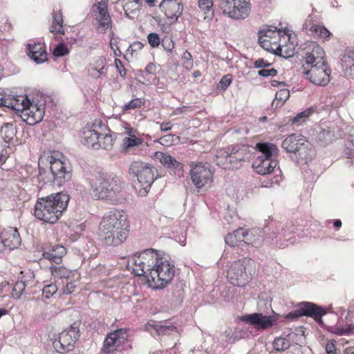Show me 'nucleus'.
Instances as JSON below:
<instances>
[{
  "mask_svg": "<svg viewBox=\"0 0 354 354\" xmlns=\"http://www.w3.org/2000/svg\"><path fill=\"white\" fill-rule=\"evenodd\" d=\"M254 65L256 68L264 69L263 68L270 66L271 64L267 60L261 58L256 60L254 63Z\"/></svg>",
  "mask_w": 354,
  "mask_h": 354,
  "instance_id": "nucleus-56",
  "label": "nucleus"
},
{
  "mask_svg": "<svg viewBox=\"0 0 354 354\" xmlns=\"http://www.w3.org/2000/svg\"><path fill=\"white\" fill-rule=\"evenodd\" d=\"M99 149L102 148L106 150L111 149L113 145V139L109 134L101 135L100 134Z\"/></svg>",
  "mask_w": 354,
  "mask_h": 354,
  "instance_id": "nucleus-38",
  "label": "nucleus"
},
{
  "mask_svg": "<svg viewBox=\"0 0 354 354\" xmlns=\"http://www.w3.org/2000/svg\"><path fill=\"white\" fill-rule=\"evenodd\" d=\"M28 55L37 64L47 61L48 53L44 44L41 43L28 44L27 46Z\"/></svg>",
  "mask_w": 354,
  "mask_h": 354,
  "instance_id": "nucleus-25",
  "label": "nucleus"
},
{
  "mask_svg": "<svg viewBox=\"0 0 354 354\" xmlns=\"http://www.w3.org/2000/svg\"><path fill=\"white\" fill-rule=\"evenodd\" d=\"M69 200V195L64 192L39 198L35 205V216L44 222L55 223L66 209Z\"/></svg>",
  "mask_w": 354,
  "mask_h": 354,
  "instance_id": "nucleus-1",
  "label": "nucleus"
},
{
  "mask_svg": "<svg viewBox=\"0 0 354 354\" xmlns=\"http://www.w3.org/2000/svg\"><path fill=\"white\" fill-rule=\"evenodd\" d=\"M142 105V101L139 98L131 100L128 104L123 106L124 110H129L140 107Z\"/></svg>",
  "mask_w": 354,
  "mask_h": 354,
  "instance_id": "nucleus-54",
  "label": "nucleus"
},
{
  "mask_svg": "<svg viewBox=\"0 0 354 354\" xmlns=\"http://www.w3.org/2000/svg\"><path fill=\"white\" fill-rule=\"evenodd\" d=\"M81 325L82 322L77 320L59 334L58 339L53 342V347L58 353H65L74 348L80 337Z\"/></svg>",
  "mask_w": 354,
  "mask_h": 354,
  "instance_id": "nucleus-8",
  "label": "nucleus"
},
{
  "mask_svg": "<svg viewBox=\"0 0 354 354\" xmlns=\"http://www.w3.org/2000/svg\"><path fill=\"white\" fill-rule=\"evenodd\" d=\"M333 333L338 335H350L354 334V324H349L346 328L344 327H335Z\"/></svg>",
  "mask_w": 354,
  "mask_h": 354,
  "instance_id": "nucleus-42",
  "label": "nucleus"
},
{
  "mask_svg": "<svg viewBox=\"0 0 354 354\" xmlns=\"http://www.w3.org/2000/svg\"><path fill=\"white\" fill-rule=\"evenodd\" d=\"M0 240L3 246L8 250L17 248L21 242L19 233L15 227L4 229L0 234Z\"/></svg>",
  "mask_w": 354,
  "mask_h": 354,
  "instance_id": "nucleus-19",
  "label": "nucleus"
},
{
  "mask_svg": "<svg viewBox=\"0 0 354 354\" xmlns=\"http://www.w3.org/2000/svg\"><path fill=\"white\" fill-rule=\"evenodd\" d=\"M128 330L126 328H120L113 332V335H115L118 342L122 344H124L127 341Z\"/></svg>",
  "mask_w": 354,
  "mask_h": 354,
  "instance_id": "nucleus-44",
  "label": "nucleus"
},
{
  "mask_svg": "<svg viewBox=\"0 0 354 354\" xmlns=\"http://www.w3.org/2000/svg\"><path fill=\"white\" fill-rule=\"evenodd\" d=\"M161 45L167 52H171L174 48V44L170 38L163 39L162 40Z\"/></svg>",
  "mask_w": 354,
  "mask_h": 354,
  "instance_id": "nucleus-55",
  "label": "nucleus"
},
{
  "mask_svg": "<svg viewBox=\"0 0 354 354\" xmlns=\"http://www.w3.org/2000/svg\"><path fill=\"white\" fill-rule=\"evenodd\" d=\"M156 172H157L156 168L142 161L132 162L129 169V174L136 178L139 187L145 191V193L148 192L156 179Z\"/></svg>",
  "mask_w": 354,
  "mask_h": 354,
  "instance_id": "nucleus-7",
  "label": "nucleus"
},
{
  "mask_svg": "<svg viewBox=\"0 0 354 354\" xmlns=\"http://www.w3.org/2000/svg\"><path fill=\"white\" fill-rule=\"evenodd\" d=\"M256 149L261 155L254 160L252 167L261 175L272 173L277 165V162L272 158V156L277 153V146L272 143L259 142L256 145Z\"/></svg>",
  "mask_w": 354,
  "mask_h": 354,
  "instance_id": "nucleus-6",
  "label": "nucleus"
},
{
  "mask_svg": "<svg viewBox=\"0 0 354 354\" xmlns=\"http://www.w3.org/2000/svg\"><path fill=\"white\" fill-rule=\"evenodd\" d=\"M282 147L290 153V158L294 162L299 160H311L313 151L310 143L300 134L293 133L288 136L282 142Z\"/></svg>",
  "mask_w": 354,
  "mask_h": 354,
  "instance_id": "nucleus-5",
  "label": "nucleus"
},
{
  "mask_svg": "<svg viewBox=\"0 0 354 354\" xmlns=\"http://www.w3.org/2000/svg\"><path fill=\"white\" fill-rule=\"evenodd\" d=\"M21 118L28 124L32 125L39 122L44 116L43 109L37 104H32L26 97L21 100Z\"/></svg>",
  "mask_w": 354,
  "mask_h": 354,
  "instance_id": "nucleus-14",
  "label": "nucleus"
},
{
  "mask_svg": "<svg viewBox=\"0 0 354 354\" xmlns=\"http://www.w3.org/2000/svg\"><path fill=\"white\" fill-rule=\"evenodd\" d=\"M354 59H353V52H350L343 56L342 59L343 67L346 70L350 68L351 75H353L354 73Z\"/></svg>",
  "mask_w": 354,
  "mask_h": 354,
  "instance_id": "nucleus-39",
  "label": "nucleus"
},
{
  "mask_svg": "<svg viewBox=\"0 0 354 354\" xmlns=\"http://www.w3.org/2000/svg\"><path fill=\"white\" fill-rule=\"evenodd\" d=\"M115 67L118 69L119 73L120 74V76L124 77L126 74V70L121 60L119 59H115Z\"/></svg>",
  "mask_w": 354,
  "mask_h": 354,
  "instance_id": "nucleus-59",
  "label": "nucleus"
},
{
  "mask_svg": "<svg viewBox=\"0 0 354 354\" xmlns=\"http://www.w3.org/2000/svg\"><path fill=\"white\" fill-rule=\"evenodd\" d=\"M147 256L151 257V263H148L147 270L150 271L147 276L150 287L154 289L165 288L174 277V265L168 260L159 257L158 254L153 249L145 251Z\"/></svg>",
  "mask_w": 354,
  "mask_h": 354,
  "instance_id": "nucleus-2",
  "label": "nucleus"
},
{
  "mask_svg": "<svg viewBox=\"0 0 354 354\" xmlns=\"http://www.w3.org/2000/svg\"><path fill=\"white\" fill-rule=\"evenodd\" d=\"M228 163L231 167L229 169H237L241 166V162L245 161L246 153L238 146L227 147Z\"/></svg>",
  "mask_w": 354,
  "mask_h": 354,
  "instance_id": "nucleus-26",
  "label": "nucleus"
},
{
  "mask_svg": "<svg viewBox=\"0 0 354 354\" xmlns=\"http://www.w3.org/2000/svg\"><path fill=\"white\" fill-rule=\"evenodd\" d=\"M168 19L176 21L183 13V6L177 0H162L159 6Z\"/></svg>",
  "mask_w": 354,
  "mask_h": 354,
  "instance_id": "nucleus-20",
  "label": "nucleus"
},
{
  "mask_svg": "<svg viewBox=\"0 0 354 354\" xmlns=\"http://www.w3.org/2000/svg\"><path fill=\"white\" fill-rule=\"evenodd\" d=\"M290 97V92L287 89H281L276 93L275 100L286 102Z\"/></svg>",
  "mask_w": 354,
  "mask_h": 354,
  "instance_id": "nucleus-50",
  "label": "nucleus"
},
{
  "mask_svg": "<svg viewBox=\"0 0 354 354\" xmlns=\"http://www.w3.org/2000/svg\"><path fill=\"white\" fill-rule=\"evenodd\" d=\"M228 150L227 147L220 149L216 152V154L215 155L214 162L219 167L227 169H229V167H231V165L228 163Z\"/></svg>",
  "mask_w": 354,
  "mask_h": 354,
  "instance_id": "nucleus-34",
  "label": "nucleus"
},
{
  "mask_svg": "<svg viewBox=\"0 0 354 354\" xmlns=\"http://www.w3.org/2000/svg\"><path fill=\"white\" fill-rule=\"evenodd\" d=\"M303 30L319 39H326L330 35V32L325 27L319 26L314 22L312 15H308L303 25Z\"/></svg>",
  "mask_w": 354,
  "mask_h": 354,
  "instance_id": "nucleus-24",
  "label": "nucleus"
},
{
  "mask_svg": "<svg viewBox=\"0 0 354 354\" xmlns=\"http://www.w3.org/2000/svg\"><path fill=\"white\" fill-rule=\"evenodd\" d=\"M145 252L143 253L142 259H144L146 261H140V262H139L138 263V265L140 267V269L135 270V272H136V274L138 275V276H142L145 274H146L147 272L145 270L148 271L147 270V266L148 263H150V259H149L147 260V258L148 257H151V256H147V255L145 254Z\"/></svg>",
  "mask_w": 354,
  "mask_h": 354,
  "instance_id": "nucleus-41",
  "label": "nucleus"
},
{
  "mask_svg": "<svg viewBox=\"0 0 354 354\" xmlns=\"http://www.w3.org/2000/svg\"><path fill=\"white\" fill-rule=\"evenodd\" d=\"M100 133L89 127H86L82 132L81 142L83 145L91 147L93 149H99Z\"/></svg>",
  "mask_w": 354,
  "mask_h": 354,
  "instance_id": "nucleus-27",
  "label": "nucleus"
},
{
  "mask_svg": "<svg viewBox=\"0 0 354 354\" xmlns=\"http://www.w3.org/2000/svg\"><path fill=\"white\" fill-rule=\"evenodd\" d=\"M326 351L327 354H337L335 343L333 342H328L326 345Z\"/></svg>",
  "mask_w": 354,
  "mask_h": 354,
  "instance_id": "nucleus-62",
  "label": "nucleus"
},
{
  "mask_svg": "<svg viewBox=\"0 0 354 354\" xmlns=\"http://www.w3.org/2000/svg\"><path fill=\"white\" fill-rule=\"evenodd\" d=\"M297 307L300 308L302 316L310 317L319 324L322 323V317L326 313L322 306L312 302L302 301L297 304Z\"/></svg>",
  "mask_w": 354,
  "mask_h": 354,
  "instance_id": "nucleus-18",
  "label": "nucleus"
},
{
  "mask_svg": "<svg viewBox=\"0 0 354 354\" xmlns=\"http://www.w3.org/2000/svg\"><path fill=\"white\" fill-rule=\"evenodd\" d=\"M198 6L203 10L205 13L208 14L209 12L213 14L212 10L213 1L212 0H198Z\"/></svg>",
  "mask_w": 354,
  "mask_h": 354,
  "instance_id": "nucleus-45",
  "label": "nucleus"
},
{
  "mask_svg": "<svg viewBox=\"0 0 354 354\" xmlns=\"http://www.w3.org/2000/svg\"><path fill=\"white\" fill-rule=\"evenodd\" d=\"M301 317H302V314H301L300 308L297 307V305L296 309L290 312L289 313H288L285 316V318L288 319L295 320Z\"/></svg>",
  "mask_w": 354,
  "mask_h": 354,
  "instance_id": "nucleus-53",
  "label": "nucleus"
},
{
  "mask_svg": "<svg viewBox=\"0 0 354 354\" xmlns=\"http://www.w3.org/2000/svg\"><path fill=\"white\" fill-rule=\"evenodd\" d=\"M191 167V179L197 188H201L212 182L213 174L209 164L197 163L193 166L192 163Z\"/></svg>",
  "mask_w": 354,
  "mask_h": 354,
  "instance_id": "nucleus-13",
  "label": "nucleus"
},
{
  "mask_svg": "<svg viewBox=\"0 0 354 354\" xmlns=\"http://www.w3.org/2000/svg\"><path fill=\"white\" fill-rule=\"evenodd\" d=\"M147 41L152 48H156L160 44V38L156 32H151L148 34Z\"/></svg>",
  "mask_w": 354,
  "mask_h": 354,
  "instance_id": "nucleus-48",
  "label": "nucleus"
},
{
  "mask_svg": "<svg viewBox=\"0 0 354 354\" xmlns=\"http://www.w3.org/2000/svg\"><path fill=\"white\" fill-rule=\"evenodd\" d=\"M245 235H247V230L239 228L232 233H229L225 238L226 244L231 247L238 245L239 243H245Z\"/></svg>",
  "mask_w": 354,
  "mask_h": 354,
  "instance_id": "nucleus-29",
  "label": "nucleus"
},
{
  "mask_svg": "<svg viewBox=\"0 0 354 354\" xmlns=\"http://www.w3.org/2000/svg\"><path fill=\"white\" fill-rule=\"evenodd\" d=\"M127 216L122 211L113 210L106 214L100 224L99 231L127 230Z\"/></svg>",
  "mask_w": 354,
  "mask_h": 354,
  "instance_id": "nucleus-11",
  "label": "nucleus"
},
{
  "mask_svg": "<svg viewBox=\"0 0 354 354\" xmlns=\"http://www.w3.org/2000/svg\"><path fill=\"white\" fill-rule=\"evenodd\" d=\"M260 232L259 229L247 230V235L245 236V243L250 244L255 247L260 245L263 241V236L260 234Z\"/></svg>",
  "mask_w": 354,
  "mask_h": 354,
  "instance_id": "nucleus-33",
  "label": "nucleus"
},
{
  "mask_svg": "<svg viewBox=\"0 0 354 354\" xmlns=\"http://www.w3.org/2000/svg\"><path fill=\"white\" fill-rule=\"evenodd\" d=\"M155 157L164 167L171 169L174 175L178 176L183 175V164L170 155L158 151L155 153Z\"/></svg>",
  "mask_w": 354,
  "mask_h": 354,
  "instance_id": "nucleus-23",
  "label": "nucleus"
},
{
  "mask_svg": "<svg viewBox=\"0 0 354 354\" xmlns=\"http://www.w3.org/2000/svg\"><path fill=\"white\" fill-rule=\"evenodd\" d=\"M173 137H174V135H172V134H168L165 136H162L160 138V142L162 145H171V142H172L171 139L173 138Z\"/></svg>",
  "mask_w": 354,
  "mask_h": 354,
  "instance_id": "nucleus-61",
  "label": "nucleus"
},
{
  "mask_svg": "<svg viewBox=\"0 0 354 354\" xmlns=\"http://www.w3.org/2000/svg\"><path fill=\"white\" fill-rule=\"evenodd\" d=\"M310 51L306 53V65L309 66L313 64H325V52L316 42H310L309 45Z\"/></svg>",
  "mask_w": 354,
  "mask_h": 354,
  "instance_id": "nucleus-22",
  "label": "nucleus"
},
{
  "mask_svg": "<svg viewBox=\"0 0 354 354\" xmlns=\"http://www.w3.org/2000/svg\"><path fill=\"white\" fill-rule=\"evenodd\" d=\"M90 184L93 197L112 202L118 201V196L125 186L124 181L120 176L102 171H98Z\"/></svg>",
  "mask_w": 354,
  "mask_h": 354,
  "instance_id": "nucleus-3",
  "label": "nucleus"
},
{
  "mask_svg": "<svg viewBox=\"0 0 354 354\" xmlns=\"http://www.w3.org/2000/svg\"><path fill=\"white\" fill-rule=\"evenodd\" d=\"M156 66L153 63H149L145 68V71L149 75H153L156 73Z\"/></svg>",
  "mask_w": 354,
  "mask_h": 354,
  "instance_id": "nucleus-64",
  "label": "nucleus"
},
{
  "mask_svg": "<svg viewBox=\"0 0 354 354\" xmlns=\"http://www.w3.org/2000/svg\"><path fill=\"white\" fill-rule=\"evenodd\" d=\"M310 68L306 70V66L303 65L304 71L308 78L314 84L325 86L330 82V70L326 67V64L310 65Z\"/></svg>",
  "mask_w": 354,
  "mask_h": 354,
  "instance_id": "nucleus-12",
  "label": "nucleus"
},
{
  "mask_svg": "<svg viewBox=\"0 0 354 354\" xmlns=\"http://www.w3.org/2000/svg\"><path fill=\"white\" fill-rule=\"evenodd\" d=\"M68 48L64 44H58L54 48L53 54L55 57H62L68 54Z\"/></svg>",
  "mask_w": 354,
  "mask_h": 354,
  "instance_id": "nucleus-47",
  "label": "nucleus"
},
{
  "mask_svg": "<svg viewBox=\"0 0 354 354\" xmlns=\"http://www.w3.org/2000/svg\"><path fill=\"white\" fill-rule=\"evenodd\" d=\"M143 140L136 136L132 138H124L122 140V151L127 152L131 148L138 146L142 143Z\"/></svg>",
  "mask_w": 354,
  "mask_h": 354,
  "instance_id": "nucleus-36",
  "label": "nucleus"
},
{
  "mask_svg": "<svg viewBox=\"0 0 354 354\" xmlns=\"http://www.w3.org/2000/svg\"><path fill=\"white\" fill-rule=\"evenodd\" d=\"M258 75L263 77H274L277 75V71L273 68L268 69H261L258 71Z\"/></svg>",
  "mask_w": 354,
  "mask_h": 354,
  "instance_id": "nucleus-52",
  "label": "nucleus"
},
{
  "mask_svg": "<svg viewBox=\"0 0 354 354\" xmlns=\"http://www.w3.org/2000/svg\"><path fill=\"white\" fill-rule=\"evenodd\" d=\"M243 322L249 323L257 329H266L272 326L275 319L272 316L263 315L261 313H254L241 317Z\"/></svg>",
  "mask_w": 354,
  "mask_h": 354,
  "instance_id": "nucleus-16",
  "label": "nucleus"
},
{
  "mask_svg": "<svg viewBox=\"0 0 354 354\" xmlns=\"http://www.w3.org/2000/svg\"><path fill=\"white\" fill-rule=\"evenodd\" d=\"M16 128L10 123L4 124L1 129L0 134L6 143H9L15 136Z\"/></svg>",
  "mask_w": 354,
  "mask_h": 354,
  "instance_id": "nucleus-35",
  "label": "nucleus"
},
{
  "mask_svg": "<svg viewBox=\"0 0 354 354\" xmlns=\"http://www.w3.org/2000/svg\"><path fill=\"white\" fill-rule=\"evenodd\" d=\"M274 349L277 351H284L290 346V342L281 337H276L273 342Z\"/></svg>",
  "mask_w": 354,
  "mask_h": 354,
  "instance_id": "nucleus-37",
  "label": "nucleus"
},
{
  "mask_svg": "<svg viewBox=\"0 0 354 354\" xmlns=\"http://www.w3.org/2000/svg\"><path fill=\"white\" fill-rule=\"evenodd\" d=\"M256 273L254 261L244 258L234 261L227 270V277L234 286H245Z\"/></svg>",
  "mask_w": 354,
  "mask_h": 354,
  "instance_id": "nucleus-4",
  "label": "nucleus"
},
{
  "mask_svg": "<svg viewBox=\"0 0 354 354\" xmlns=\"http://www.w3.org/2000/svg\"><path fill=\"white\" fill-rule=\"evenodd\" d=\"M192 55L189 52H188L187 50H186L184 53H183V59L185 60L184 62V65H186L187 66H188L189 65H192V62H190L191 59H192Z\"/></svg>",
  "mask_w": 354,
  "mask_h": 354,
  "instance_id": "nucleus-63",
  "label": "nucleus"
},
{
  "mask_svg": "<svg viewBox=\"0 0 354 354\" xmlns=\"http://www.w3.org/2000/svg\"><path fill=\"white\" fill-rule=\"evenodd\" d=\"M232 82V75L231 74H227L224 75L219 82V86L221 88L225 91Z\"/></svg>",
  "mask_w": 354,
  "mask_h": 354,
  "instance_id": "nucleus-49",
  "label": "nucleus"
},
{
  "mask_svg": "<svg viewBox=\"0 0 354 354\" xmlns=\"http://www.w3.org/2000/svg\"><path fill=\"white\" fill-rule=\"evenodd\" d=\"M311 113L312 111L310 109L299 113L292 119V123L298 125L301 124L305 122L306 119L311 114Z\"/></svg>",
  "mask_w": 354,
  "mask_h": 354,
  "instance_id": "nucleus-46",
  "label": "nucleus"
},
{
  "mask_svg": "<svg viewBox=\"0 0 354 354\" xmlns=\"http://www.w3.org/2000/svg\"><path fill=\"white\" fill-rule=\"evenodd\" d=\"M63 16L60 10L53 11V22L50 28V31L53 33L64 35V30L63 27Z\"/></svg>",
  "mask_w": 354,
  "mask_h": 354,
  "instance_id": "nucleus-30",
  "label": "nucleus"
},
{
  "mask_svg": "<svg viewBox=\"0 0 354 354\" xmlns=\"http://www.w3.org/2000/svg\"><path fill=\"white\" fill-rule=\"evenodd\" d=\"M50 270L55 279L60 280L68 281L73 276L72 271L64 266H50Z\"/></svg>",
  "mask_w": 354,
  "mask_h": 354,
  "instance_id": "nucleus-32",
  "label": "nucleus"
},
{
  "mask_svg": "<svg viewBox=\"0 0 354 354\" xmlns=\"http://www.w3.org/2000/svg\"><path fill=\"white\" fill-rule=\"evenodd\" d=\"M50 163L49 175L47 177L48 181H53L58 185L71 179L72 174L71 170L68 169L65 162L59 158L51 156L48 157Z\"/></svg>",
  "mask_w": 354,
  "mask_h": 354,
  "instance_id": "nucleus-10",
  "label": "nucleus"
},
{
  "mask_svg": "<svg viewBox=\"0 0 354 354\" xmlns=\"http://www.w3.org/2000/svg\"><path fill=\"white\" fill-rule=\"evenodd\" d=\"M275 55L284 57V58H288L291 57L294 55V51H290V53H283V47L278 46L275 50Z\"/></svg>",
  "mask_w": 354,
  "mask_h": 354,
  "instance_id": "nucleus-58",
  "label": "nucleus"
},
{
  "mask_svg": "<svg viewBox=\"0 0 354 354\" xmlns=\"http://www.w3.org/2000/svg\"><path fill=\"white\" fill-rule=\"evenodd\" d=\"M25 288V282H24L23 281L16 282L12 290V297L15 299H19L24 292Z\"/></svg>",
  "mask_w": 354,
  "mask_h": 354,
  "instance_id": "nucleus-40",
  "label": "nucleus"
},
{
  "mask_svg": "<svg viewBox=\"0 0 354 354\" xmlns=\"http://www.w3.org/2000/svg\"><path fill=\"white\" fill-rule=\"evenodd\" d=\"M66 254V248L58 244L52 246L48 250H45L43 252V257L56 264H59L62 262V257Z\"/></svg>",
  "mask_w": 354,
  "mask_h": 354,
  "instance_id": "nucleus-28",
  "label": "nucleus"
},
{
  "mask_svg": "<svg viewBox=\"0 0 354 354\" xmlns=\"http://www.w3.org/2000/svg\"><path fill=\"white\" fill-rule=\"evenodd\" d=\"M0 106H6L8 108H11L15 109L12 102L9 99L6 97H1L0 99Z\"/></svg>",
  "mask_w": 354,
  "mask_h": 354,
  "instance_id": "nucleus-60",
  "label": "nucleus"
},
{
  "mask_svg": "<svg viewBox=\"0 0 354 354\" xmlns=\"http://www.w3.org/2000/svg\"><path fill=\"white\" fill-rule=\"evenodd\" d=\"M145 329L152 335L158 336L170 335L176 331V327L166 320L159 322L150 320L145 324Z\"/></svg>",
  "mask_w": 354,
  "mask_h": 354,
  "instance_id": "nucleus-15",
  "label": "nucleus"
},
{
  "mask_svg": "<svg viewBox=\"0 0 354 354\" xmlns=\"http://www.w3.org/2000/svg\"><path fill=\"white\" fill-rule=\"evenodd\" d=\"M58 288L56 284L46 285L43 288L42 295L46 299H49L57 292Z\"/></svg>",
  "mask_w": 354,
  "mask_h": 354,
  "instance_id": "nucleus-43",
  "label": "nucleus"
},
{
  "mask_svg": "<svg viewBox=\"0 0 354 354\" xmlns=\"http://www.w3.org/2000/svg\"><path fill=\"white\" fill-rule=\"evenodd\" d=\"M100 239L108 246H118L122 243L127 237V230L99 231Z\"/></svg>",
  "mask_w": 354,
  "mask_h": 354,
  "instance_id": "nucleus-17",
  "label": "nucleus"
},
{
  "mask_svg": "<svg viewBox=\"0 0 354 354\" xmlns=\"http://www.w3.org/2000/svg\"><path fill=\"white\" fill-rule=\"evenodd\" d=\"M319 139L324 140L326 143L330 142L333 140L334 135L329 129H323L319 133Z\"/></svg>",
  "mask_w": 354,
  "mask_h": 354,
  "instance_id": "nucleus-51",
  "label": "nucleus"
},
{
  "mask_svg": "<svg viewBox=\"0 0 354 354\" xmlns=\"http://www.w3.org/2000/svg\"><path fill=\"white\" fill-rule=\"evenodd\" d=\"M120 345L121 344L118 342L115 335L111 333L104 339V345L102 348V353L109 354L110 353L117 350Z\"/></svg>",
  "mask_w": 354,
  "mask_h": 354,
  "instance_id": "nucleus-31",
  "label": "nucleus"
},
{
  "mask_svg": "<svg viewBox=\"0 0 354 354\" xmlns=\"http://www.w3.org/2000/svg\"><path fill=\"white\" fill-rule=\"evenodd\" d=\"M221 8L224 14L234 19H245L251 10L247 0H221Z\"/></svg>",
  "mask_w": 354,
  "mask_h": 354,
  "instance_id": "nucleus-9",
  "label": "nucleus"
},
{
  "mask_svg": "<svg viewBox=\"0 0 354 354\" xmlns=\"http://www.w3.org/2000/svg\"><path fill=\"white\" fill-rule=\"evenodd\" d=\"M75 286L72 282H67L66 285H63L62 292L65 295L71 294L75 289Z\"/></svg>",
  "mask_w": 354,
  "mask_h": 354,
  "instance_id": "nucleus-57",
  "label": "nucleus"
},
{
  "mask_svg": "<svg viewBox=\"0 0 354 354\" xmlns=\"http://www.w3.org/2000/svg\"><path fill=\"white\" fill-rule=\"evenodd\" d=\"M93 11L99 25L100 32H105L110 27L111 21L106 4L102 2L98 3Z\"/></svg>",
  "mask_w": 354,
  "mask_h": 354,
  "instance_id": "nucleus-21",
  "label": "nucleus"
}]
</instances>
